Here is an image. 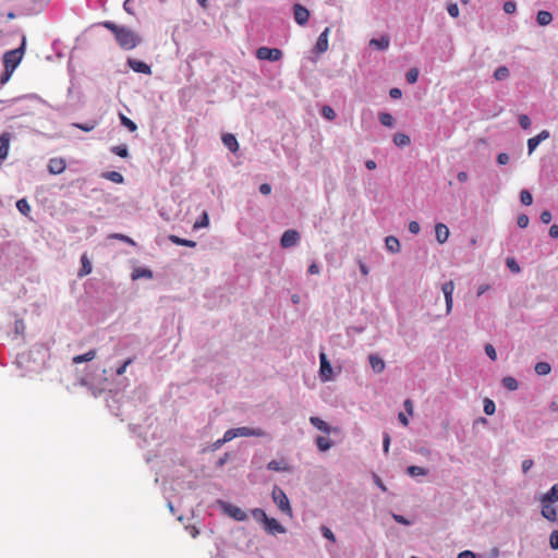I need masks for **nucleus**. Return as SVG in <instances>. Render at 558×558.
<instances>
[{"label": "nucleus", "instance_id": "obj_1", "mask_svg": "<svg viewBox=\"0 0 558 558\" xmlns=\"http://www.w3.org/2000/svg\"><path fill=\"white\" fill-rule=\"evenodd\" d=\"M99 25L113 34L114 39L121 49L132 50L141 43L140 35L126 26L118 25L111 21H104Z\"/></svg>", "mask_w": 558, "mask_h": 558}, {"label": "nucleus", "instance_id": "obj_2", "mask_svg": "<svg viewBox=\"0 0 558 558\" xmlns=\"http://www.w3.org/2000/svg\"><path fill=\"white\" fill-rule=\"evenodd\" d=\"M24 45L25 40H23L22 46L20 48L7 51L3 54V64L4 69L14 71L16 66L20 64L24 53Z\"/></svg>", "mask_w": 558, "mask_h": 558}, {"label": "nucleus", "instance_id": "obj_3", "mask_svg": "<svg viewBox=\"0 0 558 558\" xmlns=\"http://www.w3.org/2000/svg\"><path fill=\"white\" fill-rule=\"evenodd\" d=\"M272 500L281 512L288 517H292V508L286 493L278 486H275L271 493Z\"/></svg>", "mask_w": 558, "mask_h": 558}, {"label": "nucleus", "instance_id": "obj_4", "mask_svg": "<svg viewBox=\"0 0 558 558\" xmlns=\"http://www.w3.org/2000/svg\"><path fill=\"white\" fill-rule=\"evenodd\" d=\"M282 56V51L278 48L259 47L256 50V58L259 60L276 62L279 61Z\"/></svg>", "mask_w": 558, "mask_h": 558}, {"label": "nucleus", "instance_id": "obj_5", "mask_svg": "<svg viewBox=\"0 0 558 558\" xmlns=\"http://www.w3.org/2000/svg\"><path fill=\"white\" fill-rule=\"evenodd\" d=\"M300 238V233L296 230L290 229L281 235L280 244L284 248L292 247L298 244Z\"/></svg>", "mask_w": 558, "mask_h": 558}, {"label": "nucleus", "instance_id": "obj_6", "mask_svg": "<svg viewBox=\"0 0 558 558\" xmlns=\"http://www.w3.org/2000/svg\"><path fill=\"white\" fill-rule=\"evenodd\" d=\"M319 360H320V368H319L320 377L324 381H328L332 377L331 364L328 361L327 355L324 352H322L319 354Z\"/></svg>", "mask_w": 558, "mask_h": 558}, {"label": "nucleus", "instance_id": "obj_7", "mask_svg": "<svg viewBox=\"0 0 558 558\" xmlns=\"http://www.w3.org/2000/svg\"><path fill=\"white\" fill-rule=\"evenodd\" d=\"M293 15H294L295 22L299 25L303 26L308 22L311 14H310V11L305 7L296 3L293 5Z\"/></svg>", "mask_w": 558, "mask_h": 558}, {"label": "nucleus", "instance_id": "obj_8", "mask_svg": "<svg viewBox=\"0 0 558 558\" xmlns=\"http://www.w3.org/2000/svg\"><path fill=\"white\" fill-rule=\"evenodd\" d=\"M454 290L453 281H447L442 284L441 291L446 301V313L449 314L452 307V293Z\"/></svg>", "mask_w": 558, "mask_h": 558}, {"label": "nucleus", "instance_id": "obj_9", "mask_svg": "<svg viewBox=\"0 0 558 558\" xmlns=\"http://www.w3.org/2000/svg\"><path fill=\"white\" fill-rule=\"evenodd\" d=\"M235 432H236L238 437H250V436L266 437L267 436V433L260 428H251V427H246V426L236 427Z\"/></svg>", "mask_w": 558, "mask_h": 558}, {"label": "nucleus", "instance_id": "obj_10", "mask_svg": "<svg viewBox=\"0 0 558 558\" xmlns=\"http://www.w3.org/2000/svg\"><path fill=\"white\" fill-rule=\"evenodd\" d=\"M225 512L236 521H245L247 518L246 513L241 508L230 504L225 505Z\"/></svg>", "mask_w": 558, "mask_h": 558}, {"label": "nucleus", "instance_id": "obj_11", "mask_svg": "<svg viewBox=\"0 0 558 558\" xmlns=\"http://www.w3.org/2000/svg\"><path fill=\"white\" fill-rule=\"evenodd\" d=\"M66 168L65 160L63 158H51L48 162V171L51 174H60Z\"/></svg>", "mask_w": 558, "mask_h": 558}, {"label": "nucleus", "instance_id": "obj_12", "mask_svg": "<svg viewBox=\"0 0 558 558\" xmlns=\"http://www.w3.org/2000/svg\"><path fill=\"white\" fill-rule=\"evenodd\" d=\"M128 64H129V66L134 72L143 73V74H150L151 73L150 66L147 63L143 62V61L130 58L128 60Z\"/></svg>", "mask_w": 558, "mask_h": 558}, {"label": "nucleus", "instance_id": "obj_13", "mask_svg": "<svg viewBox=\"0 0 558 558\" xmlns=\"http://www.w3.org/2000/svg\"><path fill=\"white\" fill-rule=\"evenodd\" d=\"M329 33H330V28L329 27H326L323 33L319 35L318 39H317V43H316V46H315V49L318 53H323V52H326L328 50V36H329Z\"/></svg>", "mask_w": 558, "mask_h": 558}, {"label": "nucleus", "instance_id": "obj_14", "mask_svg": "<svg viewBox=\"0 0 558 558\" xmlns=\"http://www.w3.org/2000/svg\"><path fill=\"white\" fill-rule=\"evenodd\" d=\"M541 502H542V515L551 522H557L558 518H557L556 508L548 501L547 502L541 501Z\"/></svg>", "mask_w": 558, "mask_h": 558}, {"label": "nucleus", "instance_id": "obj_15", "mask_svg": "<svg viewBox=\"0 0 558 558\" xmlns=\"http://www.w3.org/2000/svg\"><path fill=\"white\" fill-rule=\"evenodd\" d=\"M264 525H265V530L268 533H270V534H276V533L283 534V533H286L284 526L282 524H280L278 522V520H276L274 518H268V520L266 521V523Z\"/></svg>", "mask_w": 558, "mask_h": 558}, {"label": "nucleus", "instance_id": "obj_16", "mask_svg": "<svg viewBox=\"0 0 558 558\" xmlns=\"http://www.w3.org/2000/svg\"><path fill=\"white\" fill-rule=\"evenodd\" d=\"M11 136L8 132L0 135V159L3 160L8 157Z\"/></svg>", "mask_w": 558, "mask_h": 558}, {"label": "nucleus", "instance_id": "obj_17", "mask_svg": "<svg viewBox=\"0 0 558 558\" xmlns=\"http://www.w3.org/2000/svg\"><path fill=\"white\" fill-rule=\"evenodd\" d=\"M223 145L232 153H236L239 150V143L235 136L231 133H227L222 135Z\"/></svg>", "mask_w": 558, "mask_h": 558}, {"label": "nucleus", "instance_id": "obj_18", "mask_svg": "<svg viewBox=\"0 0 558 558\" xmlns=\"http://www.w3.org/2000/svg\"><path fill=\"white\" fill-rule=\"evenodd\" d=\"M436 240L444 244L449 238V229L445 223H437L435 226Z\"/></svg>", "mask_w": 558, "mask_h": 558}, {"label": "nucleus", "instance_id": "obj_19", "mask_svg": "<svg viewBox=\"0 0 558 558\" xmlns=\"http://www.w3.org/2000/svg\"><path fill=\"white\" fill-rule=\"evenodd\" d=\"M368 360H369L371 367L373 368V371L375 373L380 374L384 372L386 364L381 357H379L376 354H371Z\"/></svg>", "mask_w": 558, "mask_h": 558}, {"label": "nucleus", "instance_id": "obj_20", "mask_svg": "<svg viewBox=\"0 0 558 558\" xmlns=\"http://www.w3.org/2000/svg\"><path fill=\"white\" fill-rule=\"evenodd\" d=\"M97 355V351L95 349L89 350L88 352L80 355H75L72 359L73 364H81L84 362L93 361Z\"/></svg>", "mask_w": 558, "mask_h": 558}, {"label": "nucleus", "instance_id": "obj_21", "mask_svg": "<svg viewBox=\"0 0 558 558\" xmlns=\"http://www.w3.org/2000/svg\"><path fill=\"white\" fill-rule=\"evenodd\" d=\"M81 264H82V267L81 269L78 270V276L80 277H84V276H87L92 272V263L87 256L86 253H84L82 256H81Z\"/></svg>", "mask_w": 558, "mask_h": 558}, {"label": "nucleus", "instance_id": "obj_22", "mask_svg": "<svg viewBox=\"0 0 558 558\" xmlns=\"http://www.w3.org/2000/svg\"><path fill=\"white\" fill-rule=\"evenodd\" d=\"M310 422H311V424L313 426H315L320 432H323L325 434H329L330 433L329 425L325 421H323L322 418H319L317 416H311L310 417Z\"/></svg>", "mask_w": 558, "mask_h": 558}, {"label": "nucleus", "instance_id": "obj_23", "mask_svg": "<svg viewBox=\"0 0 558 558\" xmlns=\"http://www.w3.org/2000/svg\"><path fill=\"white\" fill-rule=\"evenodd\" d=\"M369 46L377 50H386L389 47V39L386 36L374 38L369 41Z\"/></svg>", "mask_w": 558, "mask_h": 558}, {"label": "nucleus", "instance_id": "obj_24", "mask_svg": "<svg viewBox=\"0 0 558 558\" xmlns=\"http://www.w3.org/2000/svg\"><path fill=\"white\" fill-rule=\"evenodd\" d=\"M267 469L275 472L290 471V468L283 460H271L270 462H268Z\"/></svg>", "mask_w": 558, "mask_h": 558}, {"label": "nucleus", "instance_id": "obj_25", "mask_svg": "<svg viewBox=\"0 0 558 558\" xmlns=\"http://www.w3.org/2000/svg\"><path fill=\"white\" fill-rule=\"evenodd\" d=\"M386 247L391 253H398L400 251V242L396 236L389 235L385 240Z\"/></svg>", "mask_w": 558, "mask_h": 558}, {"label": "nucleus", "instance_id": "obj_26", "mask_svg": "<svg viewBox=\"0 0 558 558\" xmlns=\"http://www.w3.org/2000/svg\"><path fill=\"white\" fill-rule=\"evenodd\" d=\"M541 501H545V502H550L553 504L554 501H558V484H555L548 493H546Z\"/></svg>", "mask_w": 558, "mask_h": 558}, {"label": "nucleus", "instance_id": "obj_27", "mask_svg": "<svg viewBox=\"0 0 558 558\" xmlns=\"http://www.w3.org/2000/svg\"><path fill=\"white\" fill-rule=\"evenodd\" d=\"M536 21H537V23H538L539 25H542V26H546V25H548V24H550V23H551V21H553V15H551V13H550V12H548V11H543V10H542V11H538V13H537V17H536Z\"/></svg>", "mask_w": 558, "mask_h": 558}, {"label": "nucleus", "instance_id": "obj_28", "mask_svg": "<svg viewBox=\"0 0 558 558\" xmlns=\"http://www.w3.org/2000/svg\"><path fill=\"white\" fill-rule=\"evenodd\" d=\"M393 143L398 147H404V146L410 145L411 140H410V136L404 133H397L393 136Z\"/></svg>", "mask_w": 558, "mask_h": 558}, {"label": "nucleus", "instance_id": "obj_29", "mask_svg": "<svg viewBox=\"0 0 558 558\" xmlns=\"http://www.w3.org/2000/svg\"><path fill=\"white\" fill-rule=\"evenodd\" d=\"M102 177L113 183L121 184L124 181L123 175L118 171H108L102 173Z\"/></svg>", "mask_w": 558, "mask_h": 558}, {"label": "nucleus", "instance_id": "obj_30", "mask_svg": "<svg viewBox=\"0 0 558 558\" xmlns=\"http://www.w3.org/2000/svg\"><path fill=\"white\" fill-rule=\"evenodd\" d=\"M407 473L410 476L415 477V476H425L428 473V471H427V469L422 468V466L410 465L407 469Z\"/></svg>", "mask_w": 558, "mask_h": 558}, {"label": "nucleus", "instance_id": "obj_31", "mask_svg": "<svg viewBox=\"0 0 558 558\" xmlns=\"http://www.w3.org/2000/svg\"><path fill=\"white\" fill-rule=\"evenodd\" d=\"M169 240L178 245L187 246V247H194L196 243L192 240L181 239L178 235L171 234L169 236Z\"/></svg>", "mask_w": 558, "mask_h": 558}, {"label": "nucleus", "instance_id": "obj_32", "mask_svg": "<svg viewBox=\"0 0 558 558\" xmlns=\"http://www.w3.org/2000/svg\"><path fill=\"white\" fill-rule=\"evenodd\" d=\"M16 208L22 215L26 217H28L31 214V205L25 198H21L16 202Z\"/></svg>", "mask_w": 558, "mask_h": 558}, {"label": "nucleus", "instance_id": "obj_33", "mask_svg": "<svg viewBox=\"0 0 558 558\" xmlns=\"http://www.w3.org/2000/svg\"><path fill=\"white\" fill-rule=\"evenodd\" d=\"M510 75L509 69L507 66H499L494 72V77L497 81L507 80Z\"/></svg>", "mask_w": 558, "mask_h": 558}, {"label": "nucleus", "instance_id": "obj_34", "mask_svg": "<svg viewBox=\"0 0 558 558\" xmlns=\"http://www.w3.org/2000/svg\"><path fill=\"white\" fill-rule=\"evenodd\" d=\"M316 445L320 451H326L331 447V441L327 437L318 436L316 438Z\"/></svg>", "mask_w": 558, "mask_h": 558}, {"label": "nucleus", "instance_id": "obj_35", "mask_svg": "<svg viewBox=\"0 0 558 558\" xmlns=\"http://www.w3.org/2000/svg\"><path fill=\"white\" fill-rule=\"evenodd\" d=\"M550 371H551V367L547 362H538L535 365V372L538 375H542V376L547 375L550 373Z\"/></svg>", "mask_w": 558, "mask_h": 558}, {"label": "nucleus", "instance_id": "obj_36", "mask_svg": "<svg viewBox=\"0 0 558 558\" xmlns=\"http://www.w3.org/2000/svg\"><path fill=\"white\" fill-rule=\"evenodd\" d=\"M379 121L381 122L383 125L388 126V128L393 126V123H395L393 117L388 112L379 113Z\"/></svg>", "mask_w": 558, "mask_h": 558}, {"label": "nucleus", "instance_id": "obj_37", "mask_svg": "<svg viewBox=\"0 0 558 558\" xmlns=\"http://www.w3.org/2000/svg\"><path fill=\"white\" fill-rule=\"evenodd\" d=\"M121 123L130 131L135 132L137 130V125L131 119L125 117L124 114H120Z\"/></svg>", "mask_w": 558, "mask_h": 558}, {"label": "nucleus", "instance_id": "obj_38", "mask_svg": "<svg viewBox=\"0 0 558 558\" xmlns=\"http://www.w3.org/2000/svg\"><path fill=\"white\" fill-rule=\"evenodd\" d=\"M97 125L96 121H89L87 123H73L74 128H77L84 132H90L93 131Z\"/></svg>", "mask_w": 558, "mask_h": 558}, {"label": "nucleus", "instance_id": "obj_39", "mask_svg": "<svg viewBox=\"0 0 558 558\" xmlns=\"http://www.w3.org/2000/svg\"><path fill=\"white\" fill-rule=\"evenodd\" d=\"M111 151L122 158H126L129 156V150L125 145L113 146L111 147Z\"/></svg>", "mask_w": 558, "mask_h": 558}, {"label": "nucleus", "instance_id": "obj_40", "mask_svg": "<svg viewBox=\"0 0 558 558\" xmlns=\"http://www.w3.org/2000/svg\"><path fill=\"white\" fill-rule=\"evenodd\" d=\"M520 201L523 205L530 206L533 203V196L527 190L520 192Z\"/></svg>", "mask_w": 558, "mask_h": 558}, {"label": "nucleus", "instance_id": "obj_41", "mask_svg": "<svg viewBox=\"0 0 558 558\" xmlns=\"http://www.w3.org/2000/svg\"><path fill=\"white\" fill-rule=\"evenodd\" d=\"M252 514L254 517V519H256L257 521H260L263 522L264 524L266 523V521L268 520V515L266 514V512L263 510V509H259V508H256L252 511Z\"/></svg>", "mask_w": 558, "mask_h": 558}, {"label": "nucleus", "instance_id": "obj_42", "mask_svg": "<svg viewBox=\"0 0 558 558\" xmlns=\"http://www.w3.org/2000/svg\"><path fill=\"white\" fill-rule=\"evenodd\" d=\"M502 385L509 390H515L518 388L517 379L510 376L502 379Z\"/></svg>", "mask_w": 558, "mask_h": 558}, {"label": "nucleus", "instance_id": "obj_43", "mask_svg": "<svg viewBox=\"0 0 558 558\" xmlns=\"http://www.w3.org/2000/svg\"><path fill=\"white\" fill-rule=\"evenodd\" d=\"M496 411V405L494 403L493 400L490 399H485L484 400V412L487 414V415H493Z\"/></svg>", "mask_w": 558, "mask_h": 558}, {"label": "nucleus", "instance_id": "obj_44", "mask_svg": "<svg viewBox=\"0 0 558 558\" xmlns=\"http://www.w3.org/2000/svg\"><path fill=\"white\" fill-rule=\"evenodd\" d=\"M322 114L327 120H333L336 118V112L330 106H324L322 108Z\"/></svg>", "mask_w": 558, "mask_h": 558}, {"label": "nucleus", "instance_id": "obj_45", "mask_svg": "<svg viewBox=\"0 0 558 558\" xmlns=\"http://www.w3.org/2000/svg\"><path fill=\"white\" fill-rule=\"evenodd\" d=\"M141 277L150 278L151 271L148 269H142V268L135 269L132 275V279H140Z\"/></svg>", "mask_w": 558, "mask_h": 558}, {"label": "nucleus", "instance_id": "obj_46", "mask_svg": "<svg viewBox=\"0 0 558 558\" xmlns=\"http://www.w3.org/2000/svg\"><path fill=\"white\" fill-rule=\"evenodd\" d=\"M405 77H407L408 83H410V84L416 83L417 78H418V70L415 68L411 69L410 71H408Z\"/></svg>", "mask_w": 558, "mask_h": 558}, {"label": "nucleus", "instance_id": "obj_47", "mask_svg": "<svg viewBox=\"0 0 558 558\" xmlns=\"http://www.w3.org/2000/svg\"><path fill=\"white\" fill-rule=\"evenodd\" d=\"M539 143H541V138H537L536 136L527 140L529 155H531L536 149V147L539 145Z\"/></svg>", "mask_w": 558, "mask_h": 558}, {"label": "nucleus", "instance_id": "obj_48", "mask_svg": "<svg viewBox=\"0 0 558 558\" xmlns=\"http://www.w3.org/2000/svg\"><path fill=\"white\" fill-rule=\"evenodd\" d=\"M529 222H530V219L527 217V215L525 214H521L519 215L518 219H517V223L520 228L524 229L529 226Z\"/></svg>", "mask_w": 558, "mask_h": 558}, {"label": "nucleus", "instance_id": "obj_49", "mask_svg": "<svg viewBox=\"0 0 558 558\" xmlns=\"http://www.w3.org/2000/svg\"><path fill=\"white\" fill-rule=\"evenodd\" d=\"M549 544L553 549H558V530L551 532L549 536Z\"/></svg>", "mask_w": 558, "mask_h": 558}, {"label": "nucleus", "instance_id": "obj_50", "mask_svg": "<svg viewBox=\"0 0 558 558\" xmlns=\"http://www.w3.org/2000/svg\"><path fill=\"white\" fill-rule=\"evenodd\" d=\"M507 266L513 274H518L520 271V266L514 258H508Z\"/></svg>", "mask_w": 558, "mask_h": 558}, {"label": "nucleus", "instance_id": "obj_51", "mask_svg": "<svg viewBox=\"0 0 558 558\" xmlns=\"http://www.w3.org/2000/svg\"><path fill=\"white\" fill-rule=\"evenodd\" d=\"M236 432H235V428H230L228 429L225 434H223V437H222V441H231L232 439L236 438Z\"/></svg>", "mask_w": 558, "mask_h": 558}, {"label": "nucleus", "instance_id": "obj_52", "mask_svg": "<svg viewBox=\"0 0 558 558\" xmlns=\"http://www.w3.org/2000/svg\"><path fill=\"white\" fill-rule=\"evenodd\" d=\"M519 123L524 130H527L531 126V120L526 114H521L519 117Z\"/></svg>", "mask_w": 558, "mask_h": 558}, {"label": "nucleus", "instance_id": "obj_53", "mask_svg": "<svg viewBox=\"0 0 558 558\" xmlns=\"http://www.w3.org/2000/svg\"><path fill=\"white\" fill-rule=\"evenodd\" d=\"M322 533L327 539L331 541L332 543L336 542V536L329 527L322 526Z\"/></svg>", "mask_w": 558, "mask_h": 558}, {"label": "nucleus", "instance_id": "obj_54", "mask_svg": "<svg viewBox=\"0 0 558 558\" xmlns=\"http://www.w3.org/2000/svg\"><path fill=\"white\" fill-rule=\"evenodd\" d=\"M132 363H133V359H132V357H130V359H128L126 361H124V363H123L121 366H119V367L117 368V372H116V373H117V375H118V376L123 375V374L125 373V371H126V367H128L129 365H131Z\"/></svg>", "mask_w": 558, "mask_h": 558}, {"label": "nucleus", "instance_id": "obj_55", "mask_svg": "<svg viewBox=\"0 0 558 558\" xmlns=\"http://www.w3.org/2000/svg\"><path fill=\"white\" fill-rule=\"evenodd\" d=\"M110 238L123 241V242L132 244V245L134 244V241L131 238H129L128 235L121 234V233L111 234Z\"/></svg>", "mask_w": 558, "mask_h": 558}, {"label": "nucleus", "instance_id": "obj_56", "mask_svg": "<svg viewBox=\"0 0 558 558\" xmlns=\"http://www.w3.org/2000/svg\"><path fill=\"white\" fill-rule=\"evenodd\" d=\"M517 10V4L513 1H507L504 4V11L508 14L514 13Z\"/></svg>", "mask_w": 558, "mask_h": 558}, {"label": "nucleus", "instance_id": "obj_57", "mask_svg": "<svg viewBox=\"0 0 558 558\" xmlns=\"http://www.w3.org/2000/svg\"><path fill=\"white\" fill-rule=\"evenodd\" d=\"M208 222H209L208 215L206 213H204L201 220L195 222L194 228L197 229V228H202V227H207Z\"/></svg>", "mask_w": 558, "mask_h": 558}, {"label": "nucleus", "instance_id": "obj_58", "mask_svg": "<svg viewBox=\"0 0 558 558\" xmlns=\"http://www.w3.org/2000/svg\"><path fill=\"white\" fill-rule=\"evenodd\" d=\"M447 10H448V13H449L450 16H452V17H458L459 16L458 4L451 3V4L448 5Z\"/></svg>", "mask_w": 558, "mask_h": 558}, {"label": "nucleus", "instance_id": "obj_59", "mask_svg": "<svg viewBox=\"0 0 558 558\" xmlns=\"http://www.w3.org/2000/svg\"><path fill=\"white\" fill-rule=\"evenodd\" d=\"M485 352L486 354L493 360L495 361L497 359V354H496V350L494 349V347L492 344H486L485 345Z\"/></svg>", "mask_w": 558, "mask_h": 558}, {"label": "nucleus", "instance_id": "obj_60", "mask_svg": "<svg viewBox=\"0 0 558 558\" xmlns=\"http://www.w3.org/2000/svg\"><path fill=\"white\" fill-rule=\"evenodd\" d=\"M553 219V216H551V213L548 211V210H544L542 214H541V221L545 225H548Z\"/></svg>", "mask_w": 558, "mask_h": 558}, {"label": "nucleus", "instance_id": "obj_61", "mask_svg": "<svg viewBox=\"0 0 558 558\" xmlns=\"http://www.w3.org/2000/svg\"><path fill=\"white\" fill-rule=\"evenodd\" d=\"M389 446H390V435L388 433H385L384 438H383V449H384L385 453H388Z\"/></svg>", "mask_w": 558, "mask_h": 558}, {"label": "nucleus", "instance_id": "obj_62", "mask_svg": "<svg viewBox=\"0 0 558 558\" xmlns=\"http://www.w3.org/2000/svg\"><path fill=\"white\" fill-rule=\"evenodd\" d=\"M497 162L499 165H507L509 162V155L506 153H500L497 155Z\"/></svg>", "mask_w": 558, "mask_h": 558}, {"label": "nucleus", "instance_id": "obj_63", "mask_svg": "<svg viewBox=\"0 0 558 558\" xmlns=\"http://www.w3.org/2000/svg\"><path fill=\"white\" fill-rule=\"evenodd\" d=\"M421 230V227L417 221H411L409 223V231L413 234H417Z\"/></svg>", "mask_w": 558, "mask_h": 558}, {"label": "nucleus", "instance_id": "obj_64", "mask_svg": "<svg viewBox=\"0 0 558 558\" xmlns=\"http://www.w3.org/2000/svg\"><path fill=\"white\" fill-rule=\"evenodd\" d=\"M458 558H476V557H475L474 553H472L471 550H464L458 555Z\"/></svg>", "mask_w": 558, "mask_h": 558}]
</instances>
